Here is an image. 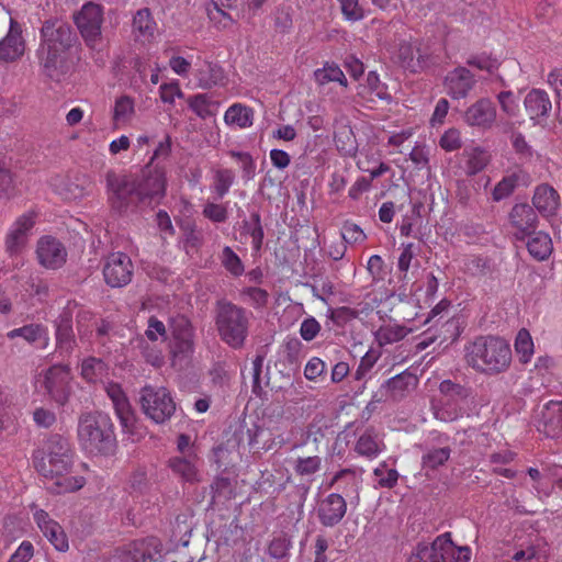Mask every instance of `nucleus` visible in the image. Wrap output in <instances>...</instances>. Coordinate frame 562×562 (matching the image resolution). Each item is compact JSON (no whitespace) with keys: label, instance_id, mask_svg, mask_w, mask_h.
Returning a JSON list of instances; mask_svg holds the SVG:
<instances>
[{"label":"nucleus","instance_id":"nucleus-24","mask_svg":"<svg viewBox=\"0 0 562 562\" xmlns=\"http://www.w3.org/2000/svg\"><path fill=\"white\" fill-rule=\"evenodd\" d=\"M362 469H342L331 479L329 486L336 485L347 497L359 501V490L362 483Z\"/></svg>","mask_w":562,"mask_h":562},{"label":"nucleus","instance_id":"nucleus-17","mask_svg":"<svg viewBox=\"0 0 562 562\" xmlns=\"http://www.w3.org/2000/svg\"><path fill=\"white\" fill-rule=\"evenodd\" d=\"M508 221L514 236L525 239L537 228V214L527 203L515 204L508 213Z\"/></svg>","mask_w":562,"mask_h":562},{"label":"nucleus","instance_id":"nucleus-35","mask_svg":"<svg viewBox=\"0 0 562 562\" xmlns=\"http://www.w3.org/2000/svg\"><path fill=\"white\" fill-rule=\"evenodd\" d=\"M135 115V100L130 95H120L115 99L112 120L115 125L128 124Z\"/></svg>","mask_w":562,"mask_h":562},{"label":"nucleus","instance_id":"nucleus-5","mask_svg":"<svg viewBox=\"0 0 562 562\" xmlns=\"http://www.w3.org/2000/svg\"><path fill=\"white\" fill-rule=\"evenodd\" d=\"M78 442L90 454H108L115 448L114 426L109 415L101 412L86 413L79 417Z\"/></svg>","mask_w":562,"mask_h":562},{"label":"nucleus","instance_id":"nucleus-57","mask_svg":"<svg viewBox=\"0 0 562 562\" xmlns=\"http://www.w3.org/2000/svg\"><path fill=\"white\" fill-rule=\"evenodd\" d=\"M517 186V178L515 176H508L503 178L493 190V199L501 201L509 196Z\"/></svg>","mask_w":562,"mask_h":562},{"label":"nucleus","instance_id":"nucleus-21","mask_svg":"<svg viewBox=\"0 0 562 562\" xmlns=\"http://www.w3.org/2000/svg\"><path fill=\"white\" fill-rule=\"evenodd\" d=\"M168 468L182 482L193 484L201 481L199 458L194 452L170 458Z\"/></svg>","mask_w":562,"mask_h":562},{"label":"nucleus","instance_id":"nucleus-62","mask_svg":"<svg viewBox=\"0 0 562 562\" xmlns=\"http://www.w3.org/2000/svg\"><path fill=\"white\" fill-rule=\"evenodd\" d=\"M341 237L346 243L356 244L364 240L366 235L358 225L345 223L341 228Z\"/></svg>","mask_w":562,"mask_h":562},{"label":"nucleus","instance_id":"nucleus-49","mask_svg":"<svg viewBox=\"0 0 562 562\" xmlns=\"http://www.w3.org/2000/svg\"><path fill=\"white\" fill-rule=\"evenodd\" d=\"M340 4L341 14L346 21L358 22L366 16V11L359 0H337Z\"/></svg>","mask_w":562,"mask_h":562},{"label":"nucleus","instance_id":"nucleus-36","mask_svg":"<svg viewBox=\"0 0 562 562\" xmlns=\"http://www.w3.org/2000/svg\"><path fill=\"white\" fill-rule=\"evenodd\" d=\"M529 254L539 261L546 260L552 252V240L546 233H537L527 243Z\"/></svg>","mask_w":562,"mask_h":562},{"label":"nucleus","instance_id":"nucleus-4","mask_svg":"<svg viewBox=\"0 0 562 562\" xmlns=\"http://www.w3.org/2000/svg\"><path fill=\"white\" fill-rule=\"evenodd\" d=\"M465 361L477 372L497 374L509 368L512 349L498 337H479L465 346Z\"/></svg>","mask_w":562,"mask_h":562},{"label":"nucleus","instance_id":"nucleus-8","mask_svg":"<svg viewBox=\"0 0 562 562\" xmlns=\"http://www.w3.org/2000/svg\"><path fill=\"white\" fill-rule=\"evenodd\" d=\"M468 547H457L450 533L438 536L432 543H419L412 552L408 562H469Z\"/></svg>","mask_w":562,"mask_h":562},{"label":"nucleus","instance_id":"nucleus-25","mask_svg":"<svg viewBox=\"0 0 562 562\" xmlns=\"http://www.w3.org/2000/svg\"><path fill=\"white\" fill-rule=\"evenodd\" d=\"M539 429L550 438H562V402L550 401L541 413Z\"/></svg>","mask_w":562,"mask_h":562},{"label":"nucleus","instance_id":"nucleus-53","mask_svg":"<svg viewBox=\"0 0 562 562\" xmlns=\"http://www.w3.org/2000/svg\"><path fill=\"white\" fill-rule=\"evenodd\" d=\"M439 392L443 400L454 401L457 398H467L469 393L462 385L453 383L450 380H443L439 384Z\"/></svg>","mask_w":562,"mask_h":562},{"label":"nucleus","instance_id":"nucleus-43","mask_svg":"<svg viewBox=\"0 0 562 562\" xmlns=\"http://www.w3.org/2000/svg\"><path fill=\"white\" fill-rule=\"evenodd\" d=\"M502 113L512 119L518 116L520 112L519 98L510 90L501 91L496 95Z\"/></svg>","mask_w":562,"mask_h":562},{"label":"nucleus","instance_id":"nucleus-38","mask_svg":"<svg viewBox=\"0 0 562 562\" xmlns=\"http://www.w3.org/2000/svg\"><path fill=\"white\" fill-rule=\"evenodd\" d=\"M384 446L375 435L367 431L357 440L355 450L358 454L368 459H374L383 450Z\"/></svg>","mask_w":562,"mask_h":562},{"label":"nucleus","instance_id":"nucleus-61","mask_svg":"<svg viewBox=\"0 0 562 562\" xmlns=\"http://www.w3.org/2000/svg\"><path fill=\"white\" fill-rule=\"evenodd\" d=\"M203 215L212 222L222 223L227 218V210L224 205L207 202L203 207Z\"/></svg>","mask_w":562,"mask_h":562},{"label":"nucleus","instance_id":"nucleus-39","mask_svg":"<svg viewBox=\"0 0 562 562\" xmlns=\"http://www.w3.org/2000/svg\"><path fill=\"white\" fill-rule=\"evenodd\" d=\"M108 374V367L101 360L97 358H87L82 361L81 364V376L88 381L95 383L98 381H102V379Z\"/></svg>","mask_w":562,"mask_h":562},{"label":"nucleus","instance_id":"nucleus-32","mask_svg":"<svg viewBox=\"0 0 562 562\" xmlns=\"http://www.w3.org/2000/svg\"><path fill=\"white\" fill-rule=\"evenodd\" d=\"M254 115L251 108L243 103H234L225 111L224 122L229 126L245 130L252 126Z\"/></svg>","mask_w":562,"mask_h":562},{"label":"nucleus","instance_id":"nucleus-64","mask_svg":"<svg viewBox=\"0 0 562 562\" xmlns=\"http://www.w3.org/2000/svg\"><path fill=\"white\" fill-rule=\"evenodd\" d=\"M321 330V324L314 318H305L300 327V335L305 341L313 340Z\"/></svg>","mask_w":562,"mask_h":562},{"label":"nucleus","instance_id":"nucleus-44","mask_svg":"<svg viewBox=\"0 0 562 562\" xmlns=\"http://www.w3.org/2000/svg\"><path fill=\"white\" fill-rule=\"evenodd\" d=\"M322 469V458L318 456L300 457L294 464V471L299 476L312 477Z\"/></svg>","mask_w":562,"mask_h":562},{"label":"nucleus","instance_id":"nucleus-58","mask_svg":"<svg viewBox=\"0 0 562 562\" xmlns=\"http://www.w3.org/2000/svg\"><path fill=\"white\" fill-rule=\"evenodd\" d=\"M229 155L233 158H235L238 161V164L240 165L243 172H244V177L247 180L252 179L255 176L256 164H255L252 157L250 156V154L232 150L229 153Z\"/></svg>","mask_w":562,"mask_h":562},{"label":"nucleus","instance_id":"nucleus-9","mask_svg":"<svg viewBox=\"0 0 562 562\" xmlns=\"http://www.w3.org/2000/svg\"><path fill=\"white\" fill-rule=\"evenodd\" d=\"M139 403L144 414L157 424L170 419L176 411L175 401L164 386H144L140 391Z\"/></svg>","mask_w":562,"mask_h":562},{"label":"nucleus","instance_id":"nucleus-63","mask_svg":"<svg viewBox=\"0 0 562 562\" xmlns=\"http://www.w3.org/2000/svg\"><path fill=\"white\" fill-rule=\"evenodd\" d=\"M379 355L374 351H368L360 360V363L356 370L355 378L357 380L363 379L373 366L376 363Z\"/></svg>","mask_w":562,"mask_h":562},{"label":"nucleus","instance_id":"nucleus-30","mask_svg":"<svg viewBox=\"0 0 562 562\" xmlns=\"http://www.w3.org/2000/svg\"><path fill=\"white\" fill-rule=\"evenodd\" d=\"M417 386V378L409 372H402L384 384L385 392L393 401H398L405 397Z\"/></svg>","mask_w":562,"mask_h":562},{"label":"nucleus","instance_id":"nucleus-15","mask_svg":"<svg viewBox=\"0 0 562 562\" xmlns=\"http://www.w3.org/2000/svg\"><path fill=\"white\" fill-rule=\"evenodd\" d=\"M38 263L45 269L61 268L67 260V250L60 240L53 236H43L36 244Z\"/></svg>","mask_w":562,"mask_h":562},{"label":"nucleus","instance_id":"nucleus-37","mask_svg":"<svg viewBox=\"0 0 562 562\" xmlns=\"http://www.w3.org/2000/svg\"><path fill=\"white\" fill-rule=\"evenodd\" d=\"M409 330L398 324H385L375 331V340L380 346L391 345L404 339Z\"/></svg>","mask_w":562,"mask_h":562},{"label":"nucleus","instance_id":"nucleus-6","mask_svg":"<svg viewBox=\"0 0 562 562\" xmlns=\"http://www.w3.org/2000/svg\"><path fill=\"white\" fill-rule=\"evenodd\" d=\"M34 390L59 406L68 403L72 393V374L66 364H54L34 378Z\"/></svg>","mask_w":562,"mask_h":562},{"label":"nucleus","instance_id":"nucleus-13","mask_svg":"<svg viewBox=\"0 0 562 562\" xmlns=\"http://www.w3.org/2000/svg\"><path fill=\"white\" fill-rule=\"evenodd\" d=\"M103 276L105 282L112 288H121L128 284L133 277L131 258L123 252L111 254L105 261Z\"/></svg>","mask_w":562,"mask_h":562},{"label":"nucleus","instance_id":"nucleus-23","mask_svg":"<svg viewBox=\"0 0 562 562\" xmlns=\"http://www.w3.org/2000/svg\"><path fill=\"white\" fill-rule=\"evenodd\" d=\"M347 504L342 495L331 493L325 497L318 507V517L324 526L337 525L345 516Z\"/></svg>","mask_w":562,"mask_h":562},{"label":"nucleus","instance_id":"nucleus-33","mask_svg":"<svg viewBox=\"0 0 562 562\" xmlns=\"http://www.w3.org/2000/svg\"><path fill=\"white\" fill-rule=\"evenodd\" d=\"M398 60L402 66L413 72H417L425 67V57L420 54L419 48L409 42H404L398 47Z\"/></svg>","mask_w":562,"mask_h":562},{"label":"nucleus","instance_id":"nucleus-29","mask_svg":"<svg viewBox=\"0 0 562 562\" xmlns=\"http://www.w3.org/2000/svg\"><path fill=\"white\" fill-rule=\"evenodd\" d=\"M194 77L198 81V87L202 89L223 86L226 79L224 69L211 61H202L195 69Z\"/></svg>","mask_w":562,"mask_h":562},{"label":"nucleus","instance_id":"nucleus-20","mask_svg":"<svg viewBox=\"0 0 562 562\" xmlns=\"http://www.w3.org/2000/svg\"><path fill=\"white\" fill-rule=\"evenodd\" d=\"M33 516L37 527L55 549L61 552L67 551L68 539L61 526L43 509H36Z\"/></svg>","mask_w":562,"mask_h":562},{"label":"nucleus","instance_id":"nucleus-31","mask_svg":"<svg viewBox=\"0 0 562 562\" xmlns=\"http://www.w3.org/2000/svg\"><path fill=\"white\" fill-rule=\"evenodd\" d=\"M172 336L175 339L173 351L177 355L187 356L193 350L192 328L186 318L178 319L172 326Z\"/></svg>","mask_w":562,"mask_h":562},{"label":"nucleus","instance_id":"nucleus-1","mask_svg":"<svg viewBox=\"0 0 562 562\" xmlns=\"http://www.w3.org/2000/svg\"><path fill=\"white\" fill-rule=\"evenodd\" d=\"M108 201L116 211L126 210L135 200L159 202L166 194L167 177L164 167L148 162L137 176L106 172Z\"/></svg>","mask_w":562,"mask_h":562},{"label":"nucleus","instance_id":"nucleus-2","mask_svg":"<svg viewBox=\"0 0 562 562\" xmlns=\"http://www.w3.org/2000/svg\"><path fill=\"white\" fill-rule=\"evenodd\" d=\"M33 462L47 487L56 494L76 492L85 485L82 476L70 473L72 452L69 442L61 437H52L45 448L34 454Z\"/></svg>","mask_w":562,"mask_h":562},{"label":"nucleus","instance_id":"nucleus-11","mask_svg":"<svg viewBox=\"0 0 562 562\" xmlns=\"http://www.w3.org/2000/svg\"><path fill=\"white\" fill-rule=\"evenodd\" d=\"M75 22L86 44L91 48H97L102 42V7L93 2L86 3L76 14Z\"/></svg>","mask_w":562,"mask_h":562},{"label":"nucleus","instance_id":"nucleus-48","mask_svg":"<svg viewBox=\"0 0 562 562\" xmlns=\"http://www.w3.org/2000/svg\"><path fill=\"white\" fill-rule=\"evenodd\" d=\"M244 229L251 237L252 247L259 250L263 240V229L260 222V215L252 213L249 221L244 223Z\"/></svg>","mask_w":562,"mask_h":562},{"label":"nucleus","instance_id":"nucleus-60","mask_svg":"<svg viewBox=\"0 0 562 562\" xmlns=\"http://www.w3.org/2000/svg\"><path fill=\"white\" fill-rule=\"evenodd\" d=\"M326 371V363L318 357L311 358L305 368L304 376L310 381H316Z\"/></svg>","mask_w":562,"mask_h":562},{"label":"nucleus","instance_id":"nucleus-3","mask_svg":"<svg viewBox=\"0 0 562 562\" xmlns=\"http://www.w3.org/2000/svg\"><path fill=\"white\" fill-rule=\"evenodd\" d=\"M75 41L76 35L68 23L58 19L43 23L36 57L45 76L60 80L69 70V55Z\"/></svg>","mask_w":562,"mask_h":562},{"label":"nucleus","instance_id":"nucleus-19","mask_svg":"<svg viewBox=\"0 0 562 562\" xmlns=\"http://www.w3.org/2000/svg\"><path fill=\"white\" fill-rule=\"evenodd\" d=\"M157 23L147 8L137 10L132 18L131 35L142 45L151 43L157 34Z\"/></svg>","mask_w":562,"mask_h":562},{"label":"nucleus","instance_id":"nucleus-41","mask_svg":"<svg viewBox=\"0 0 562 562\" xmlns=\"http://www.w3.org/2000/svg\"><path fill=\"white\" fill-rule=\"evenodd\" d=\"M190 109L201 119H206L216 113L217 103L213 102L206 94L200 93L188 100Z\"/></svg>","mask_w":562,"mask_h":562},{"label":"nucleus","instance_id":"nucleus-34","mask_svg":"<svg viewBox=\"0 0 562 562\" xmlns=\"http://www.w3.org/2000/svg\"><path fill=\"white\" fill-rule=\"evenodd\" d=\"M358 93L369 101H373L375 98L380 100L390 99L386 86L381 82L375 71H370L367 75L366 83L360 86Z\"/></svg>","mask_w":562,"mask_h":562},{"label":"nucleus","instance_id":"nucleus-46","mask_svg":"<svg viewBox=\"0 0 562 562\" xmlns=\"http://www.w3.org/2000/svg\"><path fill=\"white\" fill-rule=\"evenodd\" d=\"M315 79L319 85L337 81L344 87L347 86V79L342 70L336 65H325L322 69H317Z\"/></svg>","mask_w":562,"mask_h":562},{"label":"nucleus","instance_id":"nucleus-40","mask_svg":"<svg viewBox=\"0 0 562 562\" xmlns=\"http://www.w3.org/2000/svg\"><path fill=\"white\" fill-rule=\"evenodd\" d=\"M432 412L437 419L448 423L458 419L461 416V409L454 401L434 400Z\"/></svg>","mask_w":562,"mask_h":562},{"label":"nucleus","instance_id":"nucleus-55","mask_svg":"<svg viewBox=\"0 0 562 562\" xmlns=\"http://www.w3.org/2000/svg\"><path fill=\"white\" fill-rule=\"evenodd\" d=\"M468 65L475 67L480 70L493 72L499 67V61L486 54L472 56L468 59Z\"/></svg>","mask_w":562,"mask_h":562},{"label":"nucleus","instance_id":"nucleus-18","mask_svg":"<svg viewBox=\"0 0 562 562\" xmlns=\"http://www.w3.org/2000/svg\"><path fill=\"white\" fill-rule=\"evenodd\" d=\"M284 423L282 418L274 419L268 417L265 422L263 427L257 428L254 438H251V445L262 443V448L270 450L276 447H282L286 443L284 437Z\"/></svg>","mask_w":562,"mask_h":562},{"label":"nucleus","instance_id":"nucleus-16","mask_svg":"<svg viewBox=\"0 0 562 562\" xmlns=\"http://www.w3.org/2000/svg\"><path fill=\"white\" fill-rule=\"evenodd\" d=\"M497 117L494 103L488 98H481L472 103L464 112L463 120L471 126L482 131L491 130Z\"/></svg>","mask_w":562,"mask_h":562},{"label":"nucleus","instance_id":"nucleus-59","mask_svg":"<svg viewBox=\"0 0 562 562\" xmlns=\"http://www.w3.org/2000/svg\"><path fill=\"white\" fill-rule=\"evenodd\" d=\"M546 82L548 87L552 90L554 94V99H561L562 98V67L555 66L552 67L548 75Z\"/></svg>","mask_w":562,"mask_h":562},{"label":"nucleus","instance_id":"nucleus-52","mask_svg":"<svg viewBox=\"0 0 562 562\" xmlns=\"http://www.w3.org/2000/svg\"><path fill=\"white\" fill-rule=\"evenodd\" d=\"M450 452V449L447 447L431 449L423 456V465L425 468L436 469L449 459Z\"/></svg>","mask_w":562,"mask_h":562},{"label":"nucleus","instance_id":"nucleus-28","mask_svg":"<svg viewBox=\"0 0 562 562\" xmlns=\"http://www.w3.org/2000/svg\"><path fill=\"white\" fill-rule=\"evenodd\" d=\"M7 337L11 340L22 338L30 345H35L38 348H46L48 346V331L46 327L41 324H29L19 328H14L7 333Z\"/></svg>","mask_w":562,"mask_h":562},{"label":"nucleus","instance_id":"nucleus-7","mask_svg":"<svg viewBox=\"0 0 562 562\" xmlns=\"http://www.w3.org/2000/svg\"><path fill=\"white\" fill-rule=\"evenodd\" d=\"M215 325L221 339L232 348L243 347L249 327L247 312L232 303L218 305Z\"/></svg>","mask_w":562,"mask_h":562},{"label":"nucleus","instance_id":"nucleus-42","mask_svg":"<svg viewBox=\"0 0 562 562\" xmlns=\"http://www.w3.org/2000/svg\"><path fill=\"white\" fill-rule=\"evenodd\" d=\"M515 350L520 362L528 363L533 355V341L529 331L520 329L515 339Z\"/></svg>","mask_w":562,"mask_h":562},{"label":"nucleus","instance_id":"nucleus-54","mask_svg":"<svg viewBox=\"0 0 562 562\" xmlns=\"http://www.w3.org/2000/svg\"><path fill=\"white\" fill-rule=\"evenodd\" d=\"M243 300L256 308L266 306L268 303V292L260 288H247L241 292Z\"/></svg>","mask_w":562,"mask_h":562},{"label":"nucleus","instance_id":"nucleus-47","mask_svg":"<svg viewBox=\"0 0 562 562\" xmlns=\"http://www.w3.org/2000/svg\"><path fill=\"white\" fill-rule=\"evenodd\" d=\"M373 474L376 479V486L392 488L397 484L398 473L395 469H391L385 462L380 463Z\"/></svg>","mask_w":562,"mask_h":562},{"label":"nucleus","instance_id":"nucleus-26","mask_svg":"<svg viewBox=\"0 0 562 562\" xmlns=\"http://www.w3.org/2000/svg\"><path fill=\"white\" fill-rule=\"evenodd\" d=\"M524 105L530 120L538 121L548 117L552 102L546 90L533 88L525 97Z\"/></svg>","mask_w":562,"mask_h":562},{"label":"nucleus","instance_id":"nucleus-10","mask_svg":"<svg viewBox=\"0 0 562 562\" xmlns=\"http://www.w3.org/2000/svg\"><path fill=\"white\" fill-rule=\"evenodd\" d=\"M105 392L112 401L115 414L120 420L122 430L130 436L132 441H138L144 436V429L138 425L128 398L117 383L109 382Z\"/></svg>","mask_w":562,"mask_h":562},{"label":"nucleus","instance_id":"nucleus-12","mask_svg":"<svg viewBox=\"0 0 562 562\" xmlns=\"http://www.w3.org/2000/svg\"><path fill=\"white\" fill-rule=\"evenodd\" d=\"M36 223V213L29 211L20 215L10 226L5 236V251L10 257L20 255L29 243Z\"/></svg>","mask_w":562,"mask_h":562},{"label":"nucleus","instance_id":"nucleus-14","mask_svg":"<svg viewBox=\"0 0 562 562\" xmlns=\"http://www.w3.org/2000/svg\"><path fill=\"white\" fill-rule=\"evenodd\" d=\"M25 49L26 41L22 26L15 19L10 18L9 30L0 40V61L15 63L23 57Z\"/></svg>","mask_w":562,"mask_h":562},{"label":"nucleus","instance_id":"nucleus-27","mask_svg":"<svg viewBox=\"0 0 562 562\" xmlns=\"http://www.w3.org/2000/svg\"><path fill=\"white\" fill-rule=\"evenodd\" d=\"M532 204L543 216H552L559 210L560 195L551 186L543 183L535 189Z\"/></svg>","mask_w":562,"mask_h":562},{"label":"nucleus","instance_id":"nucleus-50","mask_svg":"<svg viewBox=\"0 0 562 562\" xmlns=\"http://www.w3.org/2000/svg\"><path fill=\"white\" fill-rule=\"evenodd\" d=\"M234 182V172L229 169H220L215 171L213 191L218 198H223Z\"/></svg>","mask_w":562,"mask_h":562},{"label":"nucleus","instance_id":"nucleus-51","mask_svg":"<svg viewBox=\"0 0 562 562\" xmlns=\"http://www.w3.org/2000/svg\"><path fill=\"white\" fill-rule=\"evenodd\" d=\"M488 161L490 156L485 150L481 148H474L469 154V159L467 161V172L469 175H476L487 166Z\"/></svg>","mask_w":562,"mask_h":562},{"label":"nucleus","instance_id":"nucleus-22","mask_svg":"<svg viewBox=\"0 0 562 562\" xmlns=\"http://www.w3.org/2000/svg\"><path fill=\"white\" fill-rule=\"evenodd\" d=\"M475 82L472 72L464 67L451 70L445 78L447 93L454 99L465 98L473 89Z\"/></svg>","mask_w":562,"mask_h":562},{"label":"nucleus","instance_id":"nucleus-56","mask_svg":"<svg viewBox=\"0 0 562 562\" xmlns=\"http://www.w3.org/2000/svg\"><path fill=\"white\" fill-rule=\"evenodd\" d=\"M439 145L446 151H454L462 146L461 133L457 128H449L440 137Z\"/></svg>","mask_w":562,"mask_h":562},{"label":"nucleus","instance_id":"nucleus-45","mask_svg":"<svg viewBox=\"0 0 562 562\" xmlns=\"http://www.w3.org/2000/svg\"><path fill=\"white\" fill-rule=\"evenodd\" d=\"M223 267L234 277H239L244 273V265L238 255L229 247L225 246L220 256Z\"/></svg>","mask_w":562,"mask_h":562}]
</instances>
